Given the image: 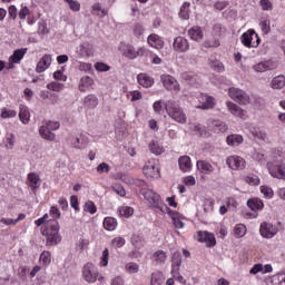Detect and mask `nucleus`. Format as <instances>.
<instances>
[{
  "instance_id": "1",
  "label": "nucleus",
  "mask_w": 285,
  "mask_h": 285,
  "mask_svg": "<svg viewBox=\"0 0 285 285\" xmlns=\"http://www.w3.org/2000/svg\"><path fill=\"white\" fill-rule=\"evenodd\" d=\"M49 215L52 216V219H49L47 225L42 227V235L47 238V246H57L59 242H61V235H59V217H61V213L59 208L52 206L50 208Z\"/></svg>"
},
{
  "instance_id": "2",
  "label": "nucleus",
  "mask_w": 285,
  "mask_h": 285,
  "mask_svg": "<svg viewBox=\"0 0 285 285\" xmlns=\"http://www.w3.org/2000/svg\"><path fill=\"white\" fill-rule=\"evenodd\" d=\"M140 195L150 204L151 208H154L155 213H160L164 215L165 213H168L170 208L164 202H161V197L159 194L155 193L153 189H146L142 188L140 190Z\"/></svg>"
},
{
  "instance_id": "3",
  "label": "nucleus",
  "mask_w": 285,
  "mask_h": 285,
  "mask_svg": "<svg viewBox=\"0 0 285 285\" xmlns=\"http://www.w3.org/2000/svg\"><path fill=\"white\" fill-rule=\"evenodd\" d=\"M165 109L170 119L177 121V124H186V114L184 112V109H181V107L177 104V101L168 100L165 102Z\"/></svg>"
},
{
  "instance_id": "4",
  "label": "nucleus",
  "mask_w": 285,
  "mask_h": 285,
  "mask_svg": "<svg viewBox=\"0 0 285 285\" xmlns=\"http://www.w3.org/2000/svg\"><path fill=\"white\" fill-rule=\"evenodd\" d=\"M82 277L85 282H88V284H95L97 279L101 281L104 279V276H99V269L95 264L87 263L82 268Z\"/></svg>"
},
{
  "instance_id": "5",
  "label": "nucleus",
  "mask_w": 285,
  "mask_h": 285,
  "mask_svg": "<svg viewBox=\"0 0 285 285\" xmlns=\"http://www.w3.org/2000/svg\"><path fill=\"white\" fill-rule=\"evenodd\" d=\"M267 169L269 170L272 177H274L275 179L285 180V164L282 163V158L268 161Z\"/></svg>"
},
{
  "instance_id": "6",
  "label": "nucleus",
  "mask_w": 285,
  "mask_h": 285,
  "mask_svg": "<svg viewBox=\"0 0 285 285\" xmlns=\"http://www.w3.org/2000/svg\"><path fill=\"white\" fill-rule=\"evenodd\" d=\"M142 173L148 179H159V167L157 166V160L150 159L142 167Z\"/></svg>"
},
{
  "instance_id": "7",
  "label": "nucleus",
  "mask_w": 285,
  "mask_h": 285,
  "mask_svg": "<svg viewBox=\"0 0 285 285\" xmlns=\"http://www.w3.org/2000/svg\"><path fill=\"white\" fill-rule=\"evenodd\" d=\"M240 40L246 48H257L261 41L259 36L255 33V30H248L247 32L243 33Z\"/></svg>"
},
{
  "instance_id": "8",
  "label": "nucleus",
  "mask_w": 285,
  "mask_h": 285,
  "mask_svg": "<svg viewBox=\"0 0 285 285\" xmlns=\"http://www.w3.org/2000/svg\"><path fill=\"white\" fill-rule=\"evenodd\" d=\"M247 206L254 213H246L245 217L247 219H255V217H257V210H262V208H264V203L259 198H250L247 200Z\"/></svg>"
},
{
  "instance_id": "9",
  "label": "nucleus",
  "mask_w": 285,
  "mask_h": 285,
  "mask_svg": "<svg viewBox=\"0 0 285 285\" xmlns=\"http://www.w3.org/2000/svg\"><path fill=\"white\" fill-rule=\"evenodd\" d=\"M160 81L167 90L179 92V82H177V79H175V77L170 75H163L160 77Z\"/></svg>"
},
{
  "instance_id": "10",
  "label": "nucleus",
  "mask_w": 285,
  "mask_h": 285,
  "mask_svg": "<svg viewBox=\"0 0 285 285\" xmlns=\"http://www.w3.org/2000/svg\"><path fill=\"white\" fill-rule=\"evenodd\" d=\"M226 164L232 170H244L246 168V160L239 156H229Z\"/></svg>"
},
{
  "instance_id": "11",
  "label": "nucleus",
  "mask_w": 285,
  "mask_h": 285,
  "mask_svg": "<svg viewBox=\"0 0 285 285\" xmlns=\"http://www.w3.org/2000/svg\"><path fill=\"white\" fill-rule=\"evenodd\" d=\"M173 48L176 52H188L190 50V43H188V39L178 36L174 39Z\"/></svg>"
},
{
  "instance_id": "12",
  "label": "nucleus",
  "mask_w": 285,
  "mask_h": 285,
  "mask_svg": "<svg viewBox=\"0 0 285 285\" xmlns=\"http://www.w3.org/2000/svg\"><path fill=\"white\" fill-rule=\"evenodd\" d=\"M259 233L262 237H265V239H272V237H275V235H277V227H275L271 223H263L261 224Z\"/></svg>"
},
{
  "instance_id": "13",
  "label": "nucleus",
  "mask_w": 285,
  "mask_h": 285,
  "mask_svg": "<svg viewBox=\"0 0 285 285\" xmlns=\"http://www.w3.org/2000/svg\"><path fill=\"white\" fill-rule=\"evenodd\" d=\"M208 128L212 132L219 135L222 132H226L228 130V125L222 120H208Z\"/></svg>"
},
{
  "instance_id": "14",
  "label": "nucleus",
  "mask_w": 285,
  "mask_h": 285,
  "mask_svg": "<svg viewBox=\"0 0 285 285\" xmlns=\"http://www.w3.org/2000/svg\"><path fill=\"white\" fill-rule=\"evenodd\" d=\"M52 65V56L50 53H46L37 63L36 72L41 73L46 72Z\"/></svg>"
},
{
  "instance_id": "15",
  "label": "nucleus",
  "mask_w": 285,
  "mask_h": 285,
  "mask_svg": "<svg viewBox=\"0 0 285 285\" xmlns=\"http://www.w3.org/2000/svg\"><path fill=\"white\" fill-rule=\"evenodd\" d=\"M198 108H200L202 110H210L212 108H215V98L206 94H202L199 97Z\"/></svg>"
},
{
  "instance_id": "16",
  "label": "nucleus",
  "mask_w": 285,
  "mask_h": 285,
  "mask_svg": "<svg viewBox=\"0 0 285 285\" xmlns=\"http://www.w3.org/2000/svg\"><path fill=\"white\" fill-rule=\"evenodd\" d=\"M69 141L72 148H77L78 150H83L88 146V138L85 136H70Z\"/></svg>"
},
{
  "instance_id": "17",
  "label": "nucleus",
  "mask_w": 285,
  "mask_h": 285,
  "mask_svg": "<svg viewBox=\"0 0 285 285\" xmlns=\"http://www.w3.org/2000/svg\"><path fill=\"white\" fill-rule=\"evenodd\" d=\"M198 242H203L208 246L209 248L215 246L217 242L215 240V235L208 233V232H198Z\"/></svg>"
},
{
  "instance_id": "18",
  "label": "nucleus",
  "mask_w": 285,
  "mask_h": 285,
  "mask_svg": "<svg viewBox=\"0 0 285 285\" xmlns=\"http://www.w3.org/2000/svg\"><path fill=\"white\" fill-rule=\"evenodd\" d=\"M276 68L277 65L273 61H263L253 66V70H255V72H268V70H275Z\"/></svg>"
},
{
  "instance_id": "19",
  "label": "nucleus",
  "mask_w": 285,
  "mask_h": 285,
  "mask_svg": "<svg viewBox=\"0 0 285 285\" xmlns=\"http://www.w3.org/2000/svg\"><path fill=\"white\" fill-rule=\"evenodd\" d=\"M197 170H199L203 175H212V173H215V167L206 160H198L196 163Z\"/></svg>"
},
{
  "instance_id": "20",
  "label": "nucleus",
  "mask_w": 285,
  "mask_h": 285,
  "mask_svg": "<svg viewBox=\"0 0 285 285\" xmlns=\"http://www.w3.org/2000/svg\"><path fill=\"white\" fill-rule=\"evenodd\" d=\"M83 106L85 108H88L89 110H95L97 106H99V98L97 96L90 94L83 99Z\"/></svg>"
},
{
  "instance_id": "21",
  "label": "nucleus",
  "mask_w": 285,
  "mask_h": 285,
  "mask_svg": "<svg viewBox=\"0 0 285 285\" xmlns=\"http://www.w3.org/2000/svg\"><path fill=\"white\" fill-rule=\"evenodd\" d=\"M147 41L149 46H151V48H156L157 50H161V48H164V40H161V38L158 35H150Z\"/></svg>"
},
{
  "instance_id": "22",
  "label": "nucleus",
  "mask_w": 285,
  "mask_h": 285,
  "mask_svg": "<svg viewBox=\"0 0 285 285\" xmlns=\"http://www.w3.org/2000/svg\"><path fill=\"white\" fill-rule=\"evenodd\" d=\"M77 55L80 57H90L92 55V45L90 42H83L77 48Z\"/></svg>"
},
{
  "instance_id": "23",
  "label": "nucleus",
  "mask_w": 285,
  "mask_h": 285,
  "mask_svg": "<svg viewBox=\"0 0 285 285\" xmlns=\"http://www.w3.org/2000/svg\"><path fill=\"white\" fill-rule=\"evenodd\" d=\"M26 52H28V48L17 49L9 58V61H11V63H21V59L26 57Z\"/></svg>"
},
{
  "instance_id": "24",
  "label": "nucleus",
  "mask_w": 285,
  "mask_h": 285,
  "mask_svg": "<svg viewBox=\"0 0 285 285\" xmlns=\"http://www.w3.org/2000/svg\"><path fill=\"white\" fill-rule=\"evenodd\" d=\"M137 79L139 86H142V88H150L155 83V80L146 73H139Z\"/></svg>"
},
{
  "instance_id": "25",
  "label": "nucleus",
  "mask_w": 285,
  "mask_h": 285,
  "mask_svg": "<svg viewBox=\"0 0 285 285\" xmlns=\"http://www.w3.org/2000/svg\"><path fill=\"white\" fill-rule=\"evenodd\" d=\"M179 168L183 170V173H188L190 168H193V164L190 163V157L188 156H181L178 159Z\"/></svg>"
},
{
  "instance_id": "26",
  "label": "nucleus",
  "mask_w": 285,
  "mask_h": 285,
  "mask_svg": "<svg viewBox=\"0 0 285 285\" xmlns=\"http://www.w3.org/2000/svg\"><path fill=\"white\" fill-rule=\"evenodd\" d=\"M226 142L228 146H239L240 144H244V137L242 135L232 134L227 136Z\"/></svg>"
},
{
  "instance_id": "27",
  "label": "nucleus",
  "mask_w": 285,
  "mask_h": 285,
  "mask_svg": "<svg viewBox=\"0 0 285 285\" xmlns=\"http://www.w3.org/2000/svg\"><path fill=\"white\" fill-rule=\"evenodd\" d=\"M122 55L128 59H137V57H139V51L135 50V47L126 45L124 47Z\"/></svg>"
},
{
  "instance_id": "28",
  "label": "nucleus",
  "mask_w": 285,
  "mask_h": 285,
  "mask_svg": "<svg viewBox=\"0 0 285 285\" xmlns=\"http://www.w3.org/2000/svg\"><path fill=\"white\" fill-rule=\"evenodd\" d=\"M285 86V77L284 76H276L275 78L272 79L271 81V88L274 90H282Z\"/></svg>"
},
{
  "instance_id": "29",
  "label": "nucleus",
  "mask_w": 285,
  "mask_h": 285,
  "mask_svg": "<svg viewBox=\"0 0 285 285\" xmlns=\"http://www.w3.org/2000/svg\"><path fill=\"white\" fill-rule=\"evenodd\" d=\"M227 108L235 117H244V109L235 105V102L227 101Z\"/></svg>"
},
{
  "instance_id": "30",
  "label": "nucleus",
  "mask_w": 285,
  "mask_h": 285,
  "mask_svg": "<svg viewBox=\"0 0 285 285\" xmlns=\"http://www.w3.org/2000/svg\"><path fill=\"white\" fill-rule=\"evenodd\" d=\"M188 35L190 39H193V41H199V39H204V32L199 27H194L189 29Z\"/></svg>"
},
{
  "instance_id": "31",
  "label": "nucleus",
  "mask_w": 285,
  "mask_h": 285,
  "mask_svg": "<svg viewBox=\"0 0 285 285\" xmlns=\"http://www.w3.org/2000/svg\"><path fill=\"white\" fill-rule=\"evenodd\" d=\"M19 118L22 124L30 121V110L24 105H20Z\"/></svg>"
},
{
  "instance_id": "32",
  "label": "nucleus",
  "mask_w": 285,
  "mask_h": 285,
  "mask_svg": "<svg viewBox=\"0 0 285 285\" xmlns=\"http://www.w3.org/2000/svg\"><path fill=\"white\" fill-rule=\"evenodd\" d=\"M39 134L42 139H46L47 141H55V134L43 125L40 127Z\"/></svg>"
},
{
  "instance_id": "33",
  "label": "nucleus",
  "mask_w": 285,
  "mask_h": 285,
  "mask_svg": "<svg viewBox=\"0 0 285 285\" xmlns=\"http://www.w3.org/2000/svg\"><path fill=\"white\" fill-rule=\"evenodd\" d=\"M181 266V253L175 252L171 256V268L173 271H179Z\"/></svg>"
},
{
  "instance_id": "34",
  "label": "nucleus",
  "mask_w": 285,
  "mask_h": 285,
  "mask_svg": "<svg viewBox=\"0 0 285 285\" xmlns=\"http://www.w3.org/2000/svg\"><path fill=\"white\" fill-rule=\"evenodd\" d=\"M149 150L153 155H161L164 153V146L159 145V141L151 140L149 142Z\"/></svg>"
},
{
  "instance_id": "35",
  "label": "nucleus",
  "mask_w": 285,
  "mask_h": 285,
  "mask_svg": "<svg viewBox=\"0 0 285 285\" xmlns=\"http://www.w3.org/2000/svg\"><path fill=\"white\" fill-rule=\"evenodd\" d=\"M179 17L180 19H184V20L190 19V2H185L180 7Z\"/></svg>"
},
{
  "instance_id": "36",
  "label": "nucleus",
  "mask_w": 285,
  "mask_h": 285,
  "mask_svg": "<svg viewBox=\"0 0 285 285\" xmlns=\"http://www.w3.org/2000/svg\"><path fill=\"white\" fill-rule=\"evenodd\" d=\"M253 137H255V139H259L261 141H267L268 140V135L266 134V131L259 129V128H253L250 130Z\"/></svg>"
},
{
  "instance_id": "37",
  "label": "nucleus",
  "mask_w": 285,
  "mask_h": 285,
  "mask_svg": "<svg viewBox=\"0 0 285 285\" xmlns=\"http://www.w3.org/2000/svg\"><path fill=\"white\" fill-rule=\"evenodd\" d=\"M28 179L30 188H32V190H37V188H39V181L41 180L39 175L31 173L28 175Z\"/></svg>"
},
{
  "instance_id": "38",
  "label": "nucleus",
  "mask_w": 285,
  "mask_h": 285,
  "mask_svg": "<svg viewBox=\"0 0 285 285\" xmlns=\"http://www.w3.org/2000/svg\"><path fill=\"white\" fill-rule=\"evenodd\" d=\"M90 86H92V78L88 76L82 77L79 85L80 92H86Z\"/></svg>"
},
{
  "instance_id": "39",
  "label": "nucleus",
  "mask_w": 285,
  "mask_h": 285,
  "mask_svg": "<svg viewBox=\"0 0 285 285\" xmlns=\"http://www.w3.org/2000/svg\"><path fill=\"white\" fill-rule=\"evenodd\" d=\"M104 228H106V230H115V228H117V219L112 217H106L104 219Z\"/></svg>"
},
{
  "instance_id": "40",
  "label": "nucleus",
  "mask_w": 285,
  "mask_h": 285,
  "mask_svg": "<svg viewBox=\"0 0 285 285\" xmlns=\"http://www.w3.org/2000/svg\"><path fill=\"white\" fill-rule=\"evenodd\" d=\"M92 14H96V17H106L108 14V10L101 8L100 3H95L92 6Z\"/></svg>"
},
{
  "instance_id": "41",
  "label": "nucleus",
  "mask_w": 285,
  "mask_h": 285,
  "mask_svg": "<svg viewBox=\"0 0 285 285\" xmlns=\"http://www.w3.org/2000/svg\"><path fill=\"white\" fill-rule=\"evenodd\" d=\"M150 284L151 285H161V284H164V274H161L160 272L153 273Z\"/></svg>"
},
{
  "instance_id": "42",
  "label": "nucleus",
  "mask_w": 285,
  "mask_h": 285,
  "mask_svg": "<svg viewBox=\"0 0 285 285\" xmlns=\"http://www.w3.org/2000/svg\"><path fill=\"white\" fill-rule=\"evenodd\" d=\"M168 256H166L164 250H157L153 255L154 262H157V264H164L166 262Z\"/></svg>"
},
{
  "instance_id": "43",
  "label": "nucleus",
  "mask_w": 285,
  "mask_h": 285,
  "mask_svg": "<svg viewBox=\"0 0 285 285\" xmlns=\"http://www.w3.org/2000/svg\"><path fill=\"white\" fill-rule=\"evenodd\" d=\"M171 219L174 222L175 228H184V222H181V215H179V213L173 212Z\"/></svg>"
},
{
  "instance_id": "44",
  "label": "nucleus",
  "mask_w": 285,
  "mask_h": 285,
  "mask_svg": "<svg viewBox=\"0 0 285 285\" xmlns=\"http://www.w3.org/2000/svg\"><path fill=\"white\" fill-rule=\"evenodd\" d=\"M234 235L238 239L240 237H244V235H246V225H244V224L236 225L235 228H234Z\"/></svg>"
},
{
  "instance_id": "45",
  "label": "nucleus",
  "mask_w": 285,
  "mask_h": 285,
  "mask_svg": "<svg viewBox=\"0 0 285 285\" xmlns=\"http://www.w3.org/2000/svg\"><path fill=\"white\" fill-rule=\"evenodd\" d=\"M236 101L240 104V106H248V104H250V96H248L246 91H242Z\"/></svg>"
},
{
  "instance_id": "46",
  "label": "nucleus",
  "mask_w": 285,
  "mask_h": 285,
  "mask_svg": "<svg viewBox=\"0 0 285 285\" xmlns=\"http://www.w3.org/2000/svg\"><path fill=\"white\" fill-rule=\"evenodd\" d=\"M183 81H186L187 83H195L197 81V78L195 77V73L185 71L180 75Z\"/></svg>"
},
{
  "instance_id": "47",
  "label": "nucleus",
  "mask_w": 285,
  "mask_h": 285,
  "mask_svg": "<svg viewBox=\"0 0 285 285\" xmlns=\"http://www.w3.org/2000/svg\"><path fill=\"white\" fill-rule=\"evenodd\" d=\"M119 215L121 217H132V214L135 213V210L132 209V207H128V206H122L118 209Z\"/></svg>"
},
{
  "instance_id": "48",
  "label": "nucleus",
  "mask_w": 285,
  "mask_h": 285,
  "mask_svg": "<svg viewBox=\"0 0 285 285\" xmlns=\"http://www.w3.org/2000/svg\"><path fill=\"white\" fill-rule=\"evenodd\" d=\"M145 31L146 29L144 28V24L139 22L135 23L132 27V33L135 35V37H141V35H144Z\"/></svg>"
},
{
  "instance_id": "49",
  "label": "nucleus",
  "mask_w": 285,
  "mask_h": 285,
  "mask_svg": "<svg viewBox=\"0 0 285 285\" xmlns=\"http://www.w3.org/2000/svg\"><path fill=\"white\" fill-rule=\"evenodd\" d=\"M83 210L86 213H90V215H95V213H97V206L95 205L94 202L88 200L85 206H83Z\"/></svg>"
},
{
  "instance_id": "50",
  "label": "nucleus",
  "mask_w": 285,
  "mask_h": 285,
  "mask_svg": "<svg viewBox=\"0 0 285 285\" xmlns=\"http://www.w3.org/2000/svg\"><path fill=\"white\" fill-rule=\"evenodd\" d=\"M125 269H126L127 273H130L131 275L135 274V273H139V264H137V263H128L125 266Z\"/></svg>"
},
{
  "instance_id": "51",
  "label": "nucleus",
  "mask_w": 285,
  "mask_h": 285,
  "mask_svg": "<svg viewBox=\"0 0 285 285\" xmlns=\"http://www.w3.org/2000/svg\"><path fill=\"white\" fill-rule=\"evenodd\" d=\"M259 26L263 35H268V32H271V20L265 19L261 21Z\"/></svg>"
},
{
  "instance_id": "52",
  "label": "nucleus",
  "mask_w": 285,
  "mask_h": 285,
  "mask_svg": "<svg viewBox=\"0 0 285 285\" xmlns=\"http://www.w3.org/2000/svg\"><path fill=\"white\" fill-rule=\"evenodd\" d=\"M244 90L239 89V88H229V97L230 99H234V101H237V99L239 98V96L242 95Z\"/></svg>"
},
{
  "instance_id": "53",
  "label": "nucleus",
  "mask_w": 285,
  "mask_h": 285,
  "mask_svg": "<svg viewBox=\"0 0 285 285\" xmlns=\"http://www.w3.org/2000/svg\"><path fill=\"white\" fill-rule=\"evenodd\" d=\"M245 181L249 184V186H259V177L257 175L246 176Z\"/></svg>"
},
{
  "instance_id": "54",
  "label": "nucleus",
  "mask_w": 285,
  "mask_h": 285,
  "mask_svg": "<svg viewBox=\"0 0 285 285\" xmlns=\"http://www.w3.org/2000/svg\"><path fill=\"white\" fill-rule=\"evenodd\" d=\"M48 90H52L53 92H61L63 90V83L51 82L47 85Z\"/></svg>"
},
{
  "instance_id": "55",
  "label": "nucleus",
  "mask_w": 285,
  "mask_h": 285,
  "mask_svg": "<svg viewBox=\"0 0 285 285\" xmlns=\"http://www.w3.org/2000/svg\"><path fill=\"white\" fill-rule=\"evenodd\" d=\"M52 262V258H50V252H42L40 255V263L43 264L45 266H48Z\"/></svg>"
},
{
  "instance_id": "56",
  "label": "nucleus",
  "mask_w": 285,
  "mask_h": 285,
  "mask_svg": "<svg viewBox=\"0 0 285 285\" xmlns=\"http://www.w3.org/2000/svg\"><path fill=\"white\" fill-rule=\"evenodd\" d=\"M66 3L69 4L70 10H73V12H79V10H81V3H79L78 1L75 0H65Z\"/></svg>"
},
{
  "instance_id": "57",
  "label": "nucleus",
  "mask_w": 285,
  "mask_h": 285,
  "mask_svg": "<svg viewBox=\"0 0 285 285\" xmlns=\"http://www.w3.org/2000/svg\"><path fill=\"white\" fill-rule=\"evenodd\" d=\"M14 144H16V139L14 136L12 134H9L7 136V142H6V148L8 150H12V148H14Z\"/></svg>"
},
{
  "instance_id": "58",
  "label": "nucleus",
  "mask_w": 285,
  "mask_h": 285,
  "mask_svg": "<svg viewBox=\"0 0 285 285\" xmlns=\"http://www.w3.org/2000/svg\"><path fill=\"white\" fill-rule=\"evenodd\" d=\"M97 173H99V175H104V173H110V165L107 163H101L97 166Z\"/></svg>"
},
{
  "instance_id": "59",
  "label": "nucleus",
  "mask_w": 285,
  "mask_h": 285,
  "mask_svg": "<svg viewBox=\"0 0 285 285\" xmlns=\"http://www.w3.org/2000/svg\"><path fill=\"white\" fill-rule=\"evenodd\" d=\"M42 126L48 130L52 131V130H59L60 125L57 121H46Z\"/></svg>"
},
{
  "instance_id": "60",
  "label": "nucleus",
  "mask_w": 285,
  "mask_h": 285,
  "mask_svg": "<svg viewBox=\"0 0 285 285\" xmlns=\"http://www.w3.org/2000/svg\"><path fill=\"white\" fill-rule=\"evenodd\" d=\"M111 244L115 248H121L126 244V239L124 237H116L111 240Z\"/></svg>"
},
{
  "instance_id": "61",
  "label": "nucleus",
  "mask_w": 285,
  "mask_h": 285,
  "mask_svg": "<svg viewBox=\"0 0 285 285\" xmlns=\"http://www.w3.org/2000/svg\"><path fill=\"white\" fill-rule=\"evenodd\" d=\"M261 193L264 194V197H267V199L273 197V189L268 186H261Z\"/></svg>"
},
{
  "instance_id": "62",
  "label": "nucleus",
  "mask_w": 285,
  "mask_h": 285,
  "mask_svg": "<svg viewBox=\"0 0 285 285\" xmlns=\"http://www.w3.org/2000/svg\"><path fill=\"white\" fill-rule=\"evenodd\" d=\"M96 70H98V72H108V70H110V66L104 63V62H97L95 65Z\"/></svg>"
},
{
  "instance_id": "63",
  "label": "nucleus",
  "mask_w": 285,
  "mask_h": 285,
  "mask_svg": "<svg viewBox=\"0 0 285 285\" xmlns=\"http://www.w3.org/2000/svg\"><path fill=\"white\" fill-rule=\"evenodd\" d=\"M220 43L218 39H215L213 41L207 40L204 42V47L205 48H219Z\"/></svg>"
},
{
  "instance_id": "64",
  "label": "nucleus",
  "mask_w": 285,
  "mask_h": 285,
  "mask_svg": "<svg viewBox=\"0 0 285 285\" xmlns=\"http://www.w3.org/2000/svg\"><path fill=\"white\" fill-rule=\"evenodd\" d=\"M262 10H273V2L271 0H261Z\"/></svg>"
}]
</instances>
